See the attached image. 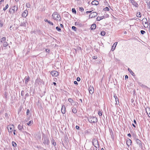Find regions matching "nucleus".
<instances>
[{
	"label": "nucleus",
	"mask_w": 150,
	"mask_h": 150,
	"mask_svg": "<svg viewBox=\"0 0 150 150\" xmlns=\"http://www.w3.org/2000/svg\"><path fill=\"white\" fill-rule=\"evenodd\" d=\"M52 17L53 19L57 21H60L61 20V18L60 16L58 14L57 12L54 13L52 15Z\"/></svg>",
	"instance_id": "1"
},
{
	"label": "nucleus",
	"mask_w": 150,
	"mask_h": 150,
	"mask_svg": "<svg viewBox=\"0 0 150 150\" xmlns=\"http://www.w3.org/2000/svg\"><path fill=\"white\" fill-rule=\"evenodd\" d=\"M88 121L91 123H95L98 120L96 117H90L88 119Z\"/></svg>",
	"instance_id": "2"
},
{
	"label": "nucleus",
	"mask_w": 150,
	"mask_h": 150,
	"mask_svg": "<svg viewBox=\"0 0 150 150\" xmlns=\"http://www.w3.org/2000/svg\"><path fill=\"white\" fill-rule=\"evenodd\" d=\"M18 10V7L17 6H13V7L10 8L9 9V12L11 14H13L16 11Z\"/></svg>",
	"instance_id": "3"
},
{
	"label": "nucleus",
	"mask_w": 150,
	"mask_h": 150,
	"mask_svg": "<svg viewBox=\"0 0 150 150\" xmlns=\"http://www.w3.org/2000/svg\"><path fill=\"white\" fill-rule=\"evenodd\" d=\"M92 144L93 146L96 148L98 147L99 144L97 139H93Z\"/></svg>",
	"instance_id": "4"
},
{
	"label": "nucleus",
	"mask_w": 150,
	"mask_h": 150,
	"mask_svg": "<svg viewBox=\"0 0 150 150\" xmlns=\"http://www.w3.org/2000/svg\"><path fill=\"white\" fill-rule=\"evenodd\" d=\"M7 128L8 129V132L9 133H11L14 128V126L13 125H9L7 127Z\"/></svg>",
	"instance_id": "5"
},
{
	"label": "nucleus",
	"mask_w": 150,
	"mask_h": 150,
	"mask_svg": "<svg viewBox=\"0 0 150 150\" xmlns=\"http://www.w3.org/2000/svg\"><path fill=\"white\" fill-rule=\"evenodd\" d=\"M97 15V13L96 12H93L91 13L89 16L90 18H92L96 16Z\"/></svg>",
	"instance_id": "6"
},
{
	"label": "nucleus",
	"mask_w": 150,
	"mask_h": 150,
	"mask_svg": "<svg viewBox=\"0 0 150 150\" xmlns=\"http://www.w3.org/2000/svg\"><path fill=\"white\" fill-rule=\"evenodd\" d=\"M43 143L45 145L47 144V145H48L50 143V141L46 137H45L44 138V139Z\"/></svg>",
	"instance_id": "7"
},
{
	"label": "nucleus",
	"mask_w": 150,
	"mask_h": 150,
	"mask_svg": "<svg viewBox=\"0 0 150 150\" xmlns=\"http://www.w3.org/2000/svg\"><path fill=\"white\" fill-rule=\"evenodd\" d=\"M51 74L53 76H57L58 75V72L55 71H52L51 72Z\"/></svg>",
	"instance_id": "8"
},
{
	"label": "nucleus",
	"mask_w": 150,
	"mask_h": 150,
	"mask_svg": "<svg viewBox=\"0 0 150 150\" xmlns=\"http://www.w3.org/2000/svg\"><path fill=\"white\" fill-rule=\"evenodd\" d=\"M142 21L143 24H144L146 25L147 26H148V23L147 20L146 18H143L142 19Z\"/></svg>",
	"instance_id": "9"
},
{
	"label": "nucleus",
	"mask_w": 150,
	"mask_h": 150,
	"mask_svg": "<svg viewBox=\"0 0 150 150\" xmlns=\"http://www.w3.org/2000/svg\"><path fill=\"white\" fill-rule=\"evenodd\" d=\"M94 91V90L93 87L90 86L89 88V93L91 94H92L93 93Z\"/></svg>",
	"instance_id": "10"
},
{
	"label": "nucleus",
	"mask_w": 150,
	"mask_h": 150,
	"mask_svg": "<svg viewBox=\"0 0 150 150\" xmlns=\"http://www.w3.org/2000/svg\"><path fill=\"white\" fill-rule=\"evenodd\" d=\"M126 144H127V145L128 147H129L130 145H131V144H132L131 140L129 139H128L127 141Z\"/></svg>",
	"instance_id": "11"
},
{
	"label": "nucleus",
	"mask_w": 150,
	"mask_h": 150,
	"mask_svg": "<svg viewBox=\"0 0 150 150\" xmlns=\"http://www.w3.org/2000/svg\"><path fill=\"white\" fill-rule=\"evenodd\" d=\"M61 112L63 114H64L65 113L66 109L64 105H62Z\"/></svg>",
	"instance_id": "12"
},
{
	"label": "nucleus",
	"mask_w": 150,
	"mask_h": 150,
	"mask_svg": "<svg viewBox=\"0 0 150 150\" xmlns=\"http://www.w3.org/2000/svg\"><path fill=\"white\" fill-rule=\"evenodd\" d=\"M130 2L134 5L135 6L137 7L138 6V4L134 1V0H130Z\"/></svg>",
	"instance_id": "13"
},
{
	"label": "nucleus",
	"mask_w": 150,
	"mask_h": 150,
	"mask_svg": "<svg viewBox=\"0 0 150 150\" xmlns=\"http://www.w3.org/2000/svg\"><path fill=\"white\" fill-rule=\"evenodd\" d=\"M28 11L27 10H25L22 13V16L23 17H26L28 15Z\"/></svg>",
	"instance_id": "14"
},
{
	"label": "nucleus",
	"mask_w": 150,
	"mask_h": 150,
	"mask_svg": "<svg viewBox=\"0 0 150 150\" xmlns=\"http://www.w3.org/2000/svg\"><path fill=\"white\" fill-rule=\"evenodd\" d=\"M91 4L93 5H97L98 4L99 2L97 0H94L92 2Z\"/></svg>",
	"instance_id": "15"
},
{
	"label": "nucleus",
	"mask_w": 150,
	"mask_h": 150,
	"mask_svg": "<svg viewBox=\"0 0 150 150\" xmlns=\"http://www.w3.org/2000/svg\"><path fill=\"white\" fill-rule=\"evenodd\" d=\"M136 142L137 144H138L139 146H142V144L141 143V141L138 139H136Z\"/></svg>",
	"instance_id": "16"
},
{
	"label": "nucleus",
	"mask_w": 150,
	"mask_h": 150,
	"mask_svg": "<svg viewBox=\"0 0 150 150\" xmlns=\"http://www.w3.org/2000/svg\"><path fill=\"white\" fill-rule=\"evenodd\" d=\"M18 128L19 130L22 132L23 131V130L24 129H23V126H21L20 125H18Z\"/></svg>",
	"instance_id": "17"
},
{
	"label": "nucleus",
	"mask_w": 150,
	"mask_h": 150,
	"mask_svg": "<svg viewBox=\"0 0 150 150\" xmlns=\"http://www.w3.org/2000/svg\"><path fill=\"white\" fill-rule=\"evenodd\" d=\"M146 111L147 114L149 115V116L150 117V108H148L147 109H146Z\"/></svg>",
	"instance_id": "18"
},
{
	"label": "nucleus",
	"mask_w": 150,
	"mask_h": 150,
	"mask_svg": "<svg viewBox=\"0 0 150 150\" xmlns=\"http://www.w3.org/2000/svg\"><path fill=\"white\" fill-rule=\"evenodd\" d=\"M96 27V25L95 24L92 25L91 26V30H93L95 29Z\"/></svg>",
	"instance_id": "19"
},
{
	"label": "nucleus",
	"mask_w": 150,
	"mask_h": 150,
	"mask_svg": "<svg viewBox=\"0 0 150 150\" xmlns=\"http://www.w3.org/2000/svg\"><path fill=\"white\" fill-rule=\"evenodd\" d=\"M27 23V22L26 21H24L21 24V26H26Z\"/></svg>",
	"instance_id": "20"
},
{
	"label": "nucleus",
	"mask_w": 150,
	"mask_h": 150,
	"mask_svg": "<svg viewBox=\"0 0 150 150\" xmlns=\"http://www.w3.org/2000/svg\"><path fill=\"white\" fill-rule=\"evenodd\" d=\"M104 18V16H102L100 17H98L97 18V21H99L101 20H102L103 19V18Z\"/></svg>",
	"instance_id": "21"
},
{
	"label": "nucleus",
	"mask_w": 150,
	"mask_h": 150,
	"mask_svg": "<svg viewBox=\"0 0 150 150\" xmlns=\"http://www.w3.org/2000/svg\"><path fill=\"white\" fill-rule=\"evenodd\" d=\"M6 41V38L4 37L1 38V43H3L4 42Z\"/></svg>",
	"instance_id": "22"
},
{
	"label": "nucleus",
	"mask_w": 150,
	"mask_h": 150,
	"mask_svg": "<svg viewBox=\"0 0 150 150\" xmlns=\"http://www.w3.org/2000/svg\"><path fill=\"white\" fill-rule=\"evenodd\" d=\"M72 112L74 113H76L77 112V110L76 108L72 107Z\"/></svg>",
	"instance_id": "23"
},
{
	"label": "nucleus",
	"mask_w": 150,
	"mask_h": 150,
	"mask_svg": "<svg viewBox=\"0 0 150 150\" xmlns=\"http://www.w3.org/2000/svg\"><path fill=\"white\" fill-rule=\"evenodd\" d=\"M128 71L131 74H132L133 76L134 75V73L132 71V70L131 69L128 68Z\"/></svg>",
	"instance_id": "24"
},
{
	"label": "nucleus",
	"mask_w": 150,
	"mask_h": 150,
	"mask_svg": "<svg viewBox=\"0 0 150 150\" xmlns=\"http://www.w3.org/2000/svg\"><path fill=\"white\" fill-rule=\"evenodd\" d=\"M3 43V45L4 47H6L8 45V43L7 42H6V41L5 42H4Z\"/></svg>",
	"instance_id": "25"
},
{
	"label": "nucleus",
	"mask_w": 150,
	"mask_h": 150,
	"mask_svg": "<svg viewBox=\"0 0 150 150\" xmlns=\"http://www.w3.org/2000/svg\"><path fill=\"white\" fill-rule=\"evenodd\" d=\"M33 122L32 120L28 122L27 123V125L28 126H30L32 124H33Z\"/></svg>",
	"instance_id": "26"
},
{
	"label": "nucleus",
	"mask_w": 150,
	"mask_h": 150,
	"mask_svg": "<svg viewBox=\"0 0 150 150\" xmlns=\"http://www.w3.org/2000/svg\"><path fill=\"white\" fill-rule=\"evenodd\" d=\"M75 25L76 26L78 25L79 26H80L81 25V23L79 22H75Z\"/></svg>",
	"instance_id": "27"
},
{
	"label": "nucleus",
	"mask_w": 150,
	"mask_h": 150,
	"mask_svg": "<svg viewBox=\"0 0 150 150\" xmlns=\"http://www.w3.org/2000/svg\"><path fill=\"white\" fill-rule=\"evenodd\" d=\"M138 83H139V85L140 86H142V87H144V88L147 87L146 86L143 85L142 83H141L140 82H139Z\"/></svg>",
	"instance_id": "28"
},
{
	"label": "nucleus",
	"mask_w": 150,
	"mask_h": 150,
	"mask_svg": "<svg viewBox=\"0 0 150 150\" xmlns=\"http://www.w3.org/2000/svg\"><path fill=\"white\" fill-rule=\"evenodd\" d=\"M8 4H7L6 5V6L5 7H4L3 8V10L4 11H5L7 8H8Z\"/></svg>",
	"instance_id": "29"
},
{
	"label": "nucleus",
	"mask_w": 150,
	"mask_h": 150,
	"mask_svg": "<svg viewBox=\"0 0 150 150\" xmlns=\"http://www.w3.org/2000/svg\"><path fill=\"white\" fill-rule=\"evenodd\" d=\"M100 34L104 36V35H105V33L104 31H102L101 32Z\"/></svg>",
	"instance_id": "30"
},
{
	"label": "nucleus",
	"mask_w": 150,
	"mask_h": 150,
	"mask_svg": "<svg viewBox=\"0 0 150 150\" xmlns=\"http://www.w3.org/2000/svg\"><path fill=\"white\" fill-rule=\"evenodd\" d=\"M140 14L141 13L140 12L137 13L136 14V16L138 17H141Z\"/></svg>",
	"instance_id": "31"
},
{
	"label": "nucleus",
	"mask_w": 150,
	"mask_h": 150,
	"mask_svg": "<svg viewBox=\"0 0 150 150\" xmlns=\"http://www.w3.org/2000/svg\"><path fill=\"white\" fill-rule=\"evenodd\" d=\"M56 29L57 31H58L59 32L61 31V29L58 26L56 27Z\"/></svg>",
	"instance_id": "32"
},
{
	"label": "nucleus",
	"mask_w": 150,
	"mask_h": 150,
	"mask_svg": "<svg viewBox=\"0 0 150 150\" xmlns=\"http://www.w3.org/2000/svg\"><path fill=\"white\" fill-rule=\"evenodd\" d=\"M12 144L13 146L15 147L16 146V143L13 141L12 142Z\"/></svg>",
	"instance_id": "33"
},
{
	"label": "nucleus",
	"mask_w": 150,
	"mask_h": 150,
	"mask_svg": "<svg viewBox=\"0 0 150 150\" xmlns=\"http://www.w3.org/2000/svg\"><path fill=\"white\" fill-rule=\"evenodd\" d=\"M52 144L54 146H55L56 145V142H54V139H52Z\"/></svg>",
	"instance_id": "34"
},
{
	"label": "nucleus",
	"mask_w": 150,
	"mask_h": 150,
	"mask_svg": "<svg viewBox=\"0 0 150 150\" xmlns=\"http://www.w3.org/2000/svg\"><path fill=\"white\" fill-rule=\"evenodd\" d=\"M72 12L76 14V11L74 8H73L72 9Z\"/></svg>",
	"instance_id": "35"
},
{
	"label": "nucleus",
	"mask_w": 150,
	"mask_h": 150,
	"mask_svg": "<svg viewBox=\"0 0 150 150\" xmlns=\"http://www.w3.org/2000/svg\"><path fill=\"white\" fill-rule=\"evenodd\" d=\"M29 81V78H27L25 79V83L27 84V82Z\"/></svg>",
	"instance_id": "36"
},
{
	"label": "nucleus",
	"mask_w": 150,
	"mask_h": 150,
	"mask_svg": "<svg viewBox=\"0 0 150 150\" xmlns=\"http://www.w3.org/2000/svg\"><path fill=\"white\" fill-rule=\"evenodd\" d=\"M79 11L82 12L84 11V9L82 7H81L79 8Z\"/></svg>",
	"instance_id": "37"
},
{
	"label": "nucleus",
	"mask_w": 150,
	"mask_h": 150,
	"mask_svg": "<svg viewBox=\"0 0 150 150\" xmlns=\"http://www.w3.org/2000/svg\"><path fill=\"white\" fill-rule=\"evenodd\" d=\"M72 28L73 30H74L75 31H76V28L75 27L73 26L72 27Z\"/></svg>",
	"instance_id": "38"
},
{
	"label": "nucleus",
	"mask_w": 150,
	"mask_h": 150,
	"mask_svg": "<svg viewBox=\"0 0 150 150\" xmlns=\"http://www.w3.org/2000/svg\"><path fill=\"white\" fill-rule=\"evenodd\" d=\"M104 11H109V8L108 7H106L104 9Z\"/></svg>",
	"instance_id": "39"
},
{
	"label": "nucleus",
	"mask_w": 150,
	"mask_h": 150,
	"mask_svg": "<svg viewBox=\"0 0 150 150\" xmlns=\"http://www.w3.org/2000/svg\"><path fill=\"white\" fill-rule=\"evenodd\" d=\"M140 32L141 33L142 35L144 34L145 33V32L143 30H141L140 31Z\"/></svg>",
	"instance_id": "40"
},
{
	"label": "nucleus",
	"mask_w": 150,
	"mask_h": 150,
	"mask_svg": "<svg viewBox=\"0 0 150 150\" xmlns=\"http://www.w3.org/2000/svg\"><path fill=\"white\" fill-rule=\"evenodd\" d=\"M98 114L100 116H101L102 115V113L101 111H99L98 112Z\"/></svg>",
	"instance_id": "41"
},
{
	"label": "nucleus",
	"mask_w": 150,
	"mask_h": 150,
	"mask_svg": "<svg viewBox=\"0 0 150 150\" xmlns=\"http://www.w3.org/2000/svg\"><path fill=\"white\" fill-rule=\"evenodd\" d=\"M48 23L49 24H50V25H53V23L52 22L50 21H48Z\"/></svg>",
	"instance_id": "42"
},
{
	"label": "nucleus",
	"mask_w": 150,
	"mask_h": 150,
	"mask_svg": "<svg viewBox=\"0 0 150 150\" xmlns=\"http://www.w3.org/2000/svg\"><path fill=\"white\" fill-rule=\"evenodd\" d=\"M29 112H30V110H29V109H28L27 110V112H26L27 115H28L29 114Z\"/></svg>",
	"instance_id": "43"
},
{
	"label": "nucleus",
	"mask_w": 150,
	"mask_h": 150,
	"mask_svg": "<svg viewBox=\"0 0 150 150\" xmlns=\"http://www.w3.org/2000/svg\"><path fill=\"white\" fill-rule=\"evenodd\" d=\"M117 42H115L113 45L112 47H113L114 46H115V48L116 47V45L117 44Z\"/></svg>",
	"instance_id": "44"
},
{
	"label": "nucleus",
	"mask_w": 150,
	"mask_h": 150,
	"mask_svg": "<svg viewBox=\"0 0 150 150\" xmlns=\"http://www.w3.org/2000/svg\"><path fill=\"white\" fill-rule=\"evenodd\" d=\"M68 100L70 102H71L72 101H73V100L71 98H69L68 99Z\"/></svg>",
	"instance_id": "45"
},
{
	"label": "nucleus",
	"mask_w": 150,
	"mask_h": 150,
	"mask_svg": "<svg viewBox=\"0 0 150 150\" xmlns=\"http://www.w3.org/2000/svg\"><path fill=\"white\" fill-rule=\"evenodd\" d=\"M81 79L79 77H78L77 78L76 80L77 81H80Z\"/></svg>",
	"instance_id": "46"
},
{
	"label": "nucleus",
	"mask_w": 150,
	"mask_h": 150,
	"mask_svg": "<svg viewBox=\"0 0 150 150\" xmlns=\"http://www.w3.org/2000/svg\"><path fill=\"white\" fill-rule=\"evenodd\" d=\"M24 91H22L21 93V95L22 96H23L24 95V93H24Z\"/></svg>",
	"instance_id": "47"
},
{
	"label": "nucleus",
	"mask_w": 150,
	"mask_h": 150,
	"mask_svg": "<svg viewBox=\"0 0 150 150\" xmlns=\"http://www.w3.org/2000/svg\"><path fill=\"white\" fill-rule=\"evenodd\" d=\"M97 58V57L96 56H93V58L94 59H96Z\"/></svg>",
	"instance_id": "48"
},
{
	"label": "nucleus",
	"mask_w": 150,
	"mask_h": 150,
	"mask_svg": "<svg viewBox=\"0 0 150 150\" xmlns=\"http://www.w3.org/2000/svg\"><path fill=\"white\" fill-rule=\"evenodd\" d=\"M45 51L46 52H50V50L49 49H47L45 50Z\"/></svg>",
	"instance_id": "49"
},
{
	"label": "nucleus",
	"mask_w": 150,
	"mask_h": 150,
	"mask_svg": "<svg viewBox=\"0 0 150 150\" xmlns=\"http://www.w3.org/2000/svg\"><path fill=\"white\" fill-rule=\"evenodd\" d=\"M44 21L46 22H47V23L48 22V21H48L47 19H44Z\"/></svg>",
	"instance_id": "50"
},
{
	"label": "nucleus",
	"mask_w": 150,
	"mask_h": 150,
	"mask_svg": "<svg viewBox=\"0 0 150 150\" xmlns=\"http://www.w3.org/2000/svg\"><path fill=\"white\" fill-rule=\"evenodd\" d=\"M76 128L77 129H78L79 128V127L78 126H76Z\"/></svg>",
	"instance_id": "51"
},
{
	"label": "nucleus",
	"mask_w": 150,
	"mask_h": 150,
	"mask_svg": "<svg viewBox=\"0 0 150 150\" xmlns=\"http://www.w3.org/2000/svg\"><path fill=\"white\" fill-rule=\"evenodd\" d=\"M74 84H78V83L76 81H74Z\"/></svg>",
	"instance_id": "52"
},
{
	"label": "nucleus",
	"mask_w": 150,
	"mask_h": 150,
	"mask_svg": "<svg viewBox=\"0 0 150 150\" xmlns=\"http://www.w3.org/2000/svg\"><path fill=\"white\" fill-rule=\"evenodd\" d=\"M91 12V11H88L86 12V13H90Z\"/></svg>",
	"instance_id": "53"
},
{
	"label": "nucleus",
	"mask_w": 150,
	"mask_h": 150,
	"mask_svg": "<svg viewBox=\"0 0 150 150\" xmlns=\"http://www.w3.org/2000/svg\"><path fill=\"white\" fill-rule=\"evenodd\" d=\"M128 76L127 75H126L125 76V79H127L128 78Z\"/></svg>",
	"instance_id": "54"
},
{
	"label": "nucleus",
	"mask_w": 150,
	"mask_h": 150,
	"mask_svg": "<svg viewBox=\"0 0 150 150\" xmlns=\"http://www.w3.org/2000/svg\"><path fill=\"white\" fill-rule=\"evenodd\" d=\"M116 100V104H117V101H118V103H119V101H118V98H117L116 100Z\"/></svg>",
	"instance_id": "55"
},
{
	"label": "nucleus",
	"mask_w": 150,
	"mask_h": 150,
	"mask_svg": "<svg viewBox=\"0 0 150 150\" xmlns=\"http://www.w3.org/2000/svg\"><path fill=\"white\" fill-rule=\"evenodd\" d=\"M149 33H150V22L149 23Z\"/></svg>",
	"instance_id": "56"
},
{
	"label": "nucleus",
	"mask_w": 150,
	"mask_h": 150,
	"mask_svg": "<svg viewBox=\"0 0 150 150\" xmlns=\"http://www.w3.org/2000/svg\"><path fill=\"white\" fill-rule=\"evenodd\" d=\"M60 26L62 28H63V27H64V26H63V25L62 24H60Z\"/></svg>",
	"instance_id": "57"
},
{
	"label": "nucleus",
	"mask_w": 150,
	"mask_h": 150,
	"mask_svg": "<svg viewBox=\"0 0 150 150\" xmlns=\"http://www.w3.org/2000/svg\"><path fill=\"white\" fill-rule=\"evenodd\" d=\"M127 136H129V137H131V135L130 133L128 134H127Z\"/></svg>",
	"instance_id": "58"
},
{
	"label": "nucleus",
	"mask_w": 150,
	"mask_h": 150,
	"mask_svg": "<svg viewBox=\"0 0 150 150\" xmlns=\"http://www.w3.org/2000/svg\"><path fill=\"white\" fill-rule=\"evenodd\" d=\"M114 97L115 98V100H116V98H117V96H114Z\"/></svg>",
	"instance_id": "59"
},
{
	"label": "nucleus",
	"mask_w": 150,
	"mask_h": 150,
	"mask_svg": "<svg viewBox=\"0 0 150 150\" xmlns=\"http://www.w3.org/2000/svg\"><path fill=\"white\" fill-rule=\"evenodd\" d=\"M25 96H29V94H28V93H26L25 95Z\"/></svg>",
	"instance_id": "60"
},
{
	"label": "nucleus",
	"mask_w": 150,
	"mask_h": 150,
	"mask_svg": "<svg viewBox=\"0 0 150 150\" xmlns=\"http://www.w3.org/2000/svg\"><path fill=\"white\" fill-rule=\"evenodd\" d=\"M53 84H54V85L55 86L56 85V83L55 82H53Z\"/></svg>",
	"instance_id": "61"
},
{
	"label": "nucleus",
	"mask_w": 150,
	"mask_h": 150,
	"mask_svg": "<svg viewBox=\"0 0 150 150\" xmlns=\"http://www.w3.org/2000/svg\"><path fill=\"white\" fill-rule=\"evenodd\" d=\"M4 0H1V1H0V4H1V2H4Z\"/></svg>",
	"instance_id": "62"
},
{
	"label": "nucleus",
	"mask_w": 150,
	"mask_h": 150,
	"mask_svg": "<svg viewBox=\"0 0 150 150\" xmlns=\"http://www.w3.org/2000/svg\"><path fill=\"white\" fill-rule=\"evenodd\" d=\"M134 123H135V124H136V121L135 120H134Z\"/></svg>",
	"instance_id": "63"
},
{
	"label": "nucleus",
	"mask_w": 150,
	"mask_h": 150,
	"mask_svg": "<svg viewBox=\"0 0 150 150\" xmlns=\"http://www.w3.org/2000/svg\"><path fill=\"white\" fill-rule=\"evenodd\" d=\"M132 125H133V126L134 127H136V126H135V125L134 124H132Z\"/></svg>",
	"instance_id": "64"
}]
</instances>
